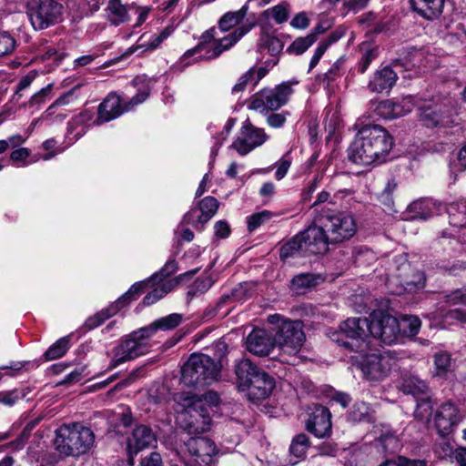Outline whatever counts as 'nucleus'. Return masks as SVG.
Segmentation results:
<instances>
[{"mask_svg":"<svg viewBox=\"0 0 466 466\" xmlns=\"http://www.w3.org/2000/svg\"><path fill=\"white\" fill-rule=\"evenodd\" d=\"M334 339L350 351L360 352L359 367L368 380H375L379 373V356L375 353L379 340V317L373 310L369 318H350L339 325Z\"/></svg>","mask_w":466,"mask_h":466,"instance_id":"nucleus-1","label":"nucleus"},{"mask_svg":"<svg viewBox=\"0 0 466 466\" xmlns=\"http://www.w3.org/2000/svg\"><path fill=\"white\" fill-rule=\"evenodd\" d=\"M325 231L324 228L320 227L319 218L316 214L311 225L281 247L280 258L285 260L296 255L308 256L324 253L328 249L329 244L331 243Z\"/></svg>","mask_w":466,"mask_h":466,"instance_id":"nucleus-2","label":"nucleus"},{"mask_svg":"<svg viewBox=\"0 0 466 466\" xmlns=\"http://www.w3.org/2000/svg\"><path fill=\"white\" fill-rule=\"evenodd\" d=\"M238 388L249 400L258 401L268 397L275 386L274 379L248 359H242L235 367Z\"/></svg>","mask_w":466,"mask_h":466,"instance_id":"nucleus-3","label":"nucleus"},{"mask_svg":"<svg viewBox=\"0 0 466 466\" xmlns=\"http://www.w3.org/2000/svg\"><path fill=\"white\" fill-rule=\"evenodd\" d=\"M253 25H241L232 33L226 36L219 37L216 28H210L201 35L199 44L183 55V59L198 55L199 59H213L219 56L224 51L228 50L239 41Z\"/></svg>","mask_w":466,"mask_h":466,"instance_id":"nucleus-4","label":"nucleus"},{"mask_svg":"<svg viewBox=\"0 0 466 466\" xmlns=\"http://www.w3.org/2000/svg\"><path fill=\"white\" fill-rule=\"evenodd\" d=\"M94 442V432L79 423L61 426L56 431L54 441L56 449L67 456L86 453L93 447Z\"/></svg>","mask_w":466,"mask_h":466,"instance_id":"nucleus-5","label":"nucleus"},{"mask_svg":"<svg viewBox=\"0 0 466 466\" xmlns=\"http://www.w3.org/2000/svg\"><path fill=\"white\" fill-rule=\"evenodd\" d=\"M220 365L202 353L191 354L181 370V382L187 387H204L218 380Z\"/></svg>","mask_w":466,"mask_h":466,"instance_id":"nucleus-6","label":"nucleus"},{"mask_svg":"<svg viewBox=\"0 0 466 466\" xmlns=\"http://www.w3.org/2000/svg\"><path fill=\"white\" fill-rule=\"evenodd\" d=\"M394 267V272H390L385 282L390 293L400 295L404 291L415 292L425 287L424 273L419 270L413 271L405 254L395 257Z\"/></svg>","mask_w":466,"mask_h":466,"instance_id":"nucleus-7","label":"nucleus"},{"mask_svg":"<svg viewBox=\"0 0 466 466\" xmlns=\"http://www.w3.org/2000/svg\"><path fill=\"white\" fill-rule=\"evenodd\" d=\"M378 106L374 105L372 114L365 115L360 117L356 123L359 128L357 140L363 144L364 155L362 157H356L359 165L369 166L372 164L379 156L378 150V137H379V113L377 112Z\"/></svg>","mask_w":466,"mask_h":466,"instance_id":"nucleus-8","label":"nucleus"},{"mask_svg":"<svg viewBox=\"0 0 466 466\" xmlns=\"http://www.w3.org/2000/svg\"><path fill=\"white\" fill-rule=\"evenodd\" d=\"M152 329L140 328L131 332L127 338L114 349L113 357L109 364L110 369H115L120 364L135 360L146 354L149 350L150 332Z\"/></svg>","mask_w":466,"mask_h":466,"instance_id":"nucleus-9","label":"nucleus"},{"mask_svg":"<svg viewBox=\"0 0 466 466\" xmlns=\"http://www.w3.org/2000/svg\"><path fill=\"white\" fill-rule=\"evenodd\" d=\"M317 215L320 227L324 228L331 243L349 239L356 233L355 220L348 213L321 209Z\"/></svg>","mask_w":466,"mask_h":466,"instance_id":"nucleus-10","label":"nucleus"},{"mask_svg":"<svg viewBox=\"0 0 466 466\" xmlns=\"http://www.w3.org/2000/svg\"><path fill=\"white\" fill-rule=\"evenodd\" d=\"M150 94V86L147 85L127 103H122L120 96L115 93L109 94L103 102L99 105L97 114L98 116L96 120L97 125L109 122L124 112L132 110L137 106L145 102Z\"/></svg>","mask_w":466,"mask_h":466,"instance_id":"nucleus-11","label":"nucleus"},{"mask_svg":"<svg viewBox=\"0 0 466 466\" xmlns=\"http://www.w3.org/2000/svg\"><path fill=\"white\" fill-rule=\"evenodd\" d=\"M297 84V81L283 82L275 88H264L250 97L248 106L259 112L277 110L288 103L293 94L292 86Z\"/></svg>","mask_w":466,"mask_h":466,"instance_id":"nucleus-12","label":"nucleus"},{"mask_svg":"<svg viewBox=\"0 0 466 466\" xmlns=\"http://www.w3.org/2000/svg\"><path fill=\"white\" fill-rule=\"evenodd\" d=\"M63 6L56 0H33L27 8V15L35 30H43L57 23Z\"/></svg>","mask_w":466,"mask_h":466,"instance_id":"nucleus-13","label":"nucleus"},{"mask_svg":"<svg viewBox=\"0 0 466 466\" xmlns=\"http://www.w3.org/2000/svg\"><path fill=\"white\" fill-rule=\"evenodd\" d=\"M276 345L283 353L296 355L305 341L302 322L299 320H284L280 323L276 337Z\"/></svg>","mask_w":466,"mask_h":466,"instance_id":"nucleus-14","label":"nucleus"},{"mask_svg":"<svg viewBox=\"0 0 466 466\" xmlns=\"http://www.w3.org/2000/svg\"><path fill=\"white\" fill-rule=\"evenodd\" d=\"M203 401H191L181 414V427L190 435L208 431L211 426V415Z\"/></svg>","mask_w":466,"mask_h":466,"instance_id":"nucleus-15","label":"nucleus"},{"mask_svg":"<svg viewBox=\"0 0 466 466\" xmlns=\"http://www.w3.org/2000/svg\"><path fill=\"white\" fill-rule=\"evenodd\" d=\"M268 138L264 129L256 127L249 121H246L231 147L236 149L239 155L245 156L264 144Z\"/></svg>","mask_w":466,"mask_h":466,"instance_id":"nucleus-16","label":"nucleus"},{"mask_svg":"<svg viewBox=\"0 0 466 466\" xmlns=\"http://www.w3.org/2000/svg\"><path fill=\"white\" fill-rule=\"evenodd\" d=\"M461 419L458 407L451 401L441 404L433 414L434 426L441 436L452 432Z\"/></svg>","mask_w":466,"mask_h":466,"instance_id":"nucleus-17","label":"nucleus"},{"mask_svg":"<svg viewBox=\"0 0 466 466\" xmlns=\"http://www.w3.org/2000/svg\"><path fill=\"white\" fill-rule=\"evenodd\" d=\"M218 207L219 203L214 197H206L198 201L197 208H192L185 214L183 221L191 224L198 230H203L205 224L215 216Z\"/></svg>","mask_w":466,"mask_h":466,"instance_id":"nucleus-18","label":"nucleus"},{"mask_svg":"<svg viewBox=\"0 0 466 466\" xmlns=\"http://www.w3.org/2000/svg\"><path fill=\"white\" fill-rule=\"evenodd\" d=\"M331 413L328 408L317 405L306 422V429L317 438H326L331 433Z\"/></svg>","mask_w":466,"mask_h":466,"instance_id":"nucleus-19","label":"nucleus"},{"mask_svg":"<svg viewBox=\"0 0 466 466\" xmlns=\"http://www.w3.org/2000/svg\"><path fill=\"white\" fill-rule=\"evenodd\" d=\"M380 342L388 345L402 342L400 319L391 309H380Z\"/></svg>","mask_w":466,"mask_h":466,"instance_id":"nucleus-20","label":"nucleus"},{"mask_svg":"<svg viewBox=\"0 0 466 466\" xmlns=\"http://www.w3.org/2000/svg\"><path fill=\"white\" fill-rule=\"evenodd\" d=\"M185 446L190 458L183 457L179 466H183L184 461H189L195 462L196 466H200L198 459L202 462H207L216 453L215 443L208 438H190Z\"/></svg>","mask_w":466,"mask_h":466,"instance_id":"nucleus-21","label":"nucleus"},{"mask_svg":"<svg viewBox=\"0 0 466 466\" xmlns=\"http://www.w3.org/2000/svg\"><path fill=\"white\" fill-rule=\"evenodd\" d=\"M276 342L272 335L263 329H254L246 339V349L256 356H268Z\"/></svg>","mask_w":466,"mask_h":466,"instance_id":"nucleus-22","label":"nucleus"},{"mask_svg":"<svg viewBox=\"0 0 466 466\" xmlns=\"http://www.w3.org/2000/svg\"><path fill=\"white\" fill-rule=\"evenodd\" d=\"M458 115L456 103L451 105V108L445 111L427 107L421 110L420 119L427 127H435L438 126L448 127L456 122L455 116Z\"/></svg>","mask_w":466,"mask_h":466,"instance_id":"nucleus-23","label":"nucleus"},{"mask_svg":"<svg viewBox=\"0 0 466 466\" xmlns=\"http://www.w3.org/2000/svg\"><path fill=\"white\" fill-rule=\"evenodd\" d=\"M431 322V328L447 329L456 323L466 324V310L461 309L443 311L441 309L424 316Z\"/></svg>","mask_w":466,"mask_h":466,"instance_id":"nucleus-24","label":"nucleus"},{"mask_svg":"<svg viewBox=\"0 0 466 466\" xmlns=\"http://www.w3.org/2000/svg\"><path fill=\"white\" fill-rule=\"evenodd\" d=\"M157 438L153 431L146 425L137 426L127 441V449L130 455L153 446Z\"/></svg>","mask_w":466,"mask_h":466,"instance_id":"nucleus-25","label":"nucleus"},{"mask_svg":"<svg viewBox=\"0 0 466 466\" xmlns=\"http://www.w3.org/2000/svg\"><path fill=\"white\" fill-rule=\"evenodd\" d=\"M435 209V203L429 198H420L410 203L402 214L404 220L430 218Z\"/></svg>","mask_w":466,"mask_h":466,"instance_id":"nucleus-26","label":"nucleus"},{"mask_svg":"<svg viewBox=\"0 0 466 466\" xmlns=\"http://www.w3.org/2000/svg\"><path fill=\"white\" fill-rule=\"evenodd\" d=\"M414 107V100L411 96L403 97L400 102L387 100L380 102V117L392 119L402 116L410 112Z\"/></svg>","mask_w":466,"mask_h":466,"instance_id":"nucleus-27","label":"nucleus"},{"mask_svg":"<svg viewBox=\"0 0 466 466\" xmlns=\"http://www.w3.org/2000/svg\"><path fill=\"white\" fill-rule=\"evenodd\" d=\"M199 268H195L192 270H189L184 274L179 275L173 280H168L160 286L154 289L151 292L147 294L145 298L143 299V304L146 306H149L151 304L156 303L159 299H161L163 297H165L168 292L172 291L174 288L182 281L186 277H191L198 273Z\"/></svg>","mask_w":466,"mask_h":466,"instance_id":"nucleus-28","label":"nucleus"},{"mask_svg":"<svg viewBox=\"0 0 466 466\" xmlns=\"http://www.w3.org/2000/svg\"><path fill=\"white\" fill-rule=\"evenodd\" d=\"M412 9L420 16L433 20L442 13L444 0H410Z\"/></svg>","mask_w":466,"mask_h":466,"instance_id":"nucleus-29","label":"nucleus"},{"mask_svg":"<svg viewBox=\"0 0 466 466\" xmlns=\"http://www.w3.org/2000/svg\"><path fill=\"white\" fill-rule=\"evenodd\" d=\"M128 7L122 4L121 0H109L106 10L108 11V20L114 25L129 21Z\"/></svg>","mask_w":466,"mask_h":466,"instance_id":"nucleus-30","label":"nucleus"},{"mask_svg":"<svg viewBox=\"0 0 466 466\" xmlns=\"http://www.w3.org/2000/svg\"><path fill=\"white\" fill-rule=\"evenodd\" d=\"M398 387L402 390L403 393L410 394L416 398H418L420 394L425 393L428 388L425 381L413 375L404 376L401 382L398 384Z\"/></svg>","mask_w":466,"mask_h":466,"instance_id":"nucleus-31","label":"nucleus"},{"mask_svg":"<svg viewBox=\"0 0 466 466\" xmlns=\"http://www.w3.org/2000/svg\"><path fill=\"white\" fill-rule=\"evenodd\" d=\"M248 10V2L245 4L239 10L226 13L218 21V29L226 32L238 25L247 15Z\"/></svg>","mask_w":466,"mask_h":466,"instance_id":"nucleus-32","label":"nucleus"},{"mask_svg":"<svg viewBox=\"0 0 466 466\" xmlns=\"http://www.w3.org/2000/svg\"><path fill=\"white\" fill-rule=\"evenodd\" d=\"M309 447V437L305 433L296 435L290 444V454L295 458L294 461L290 460L291 464H296L299 460L306 456V452Z\"/></svg>","mask_w":466,"mask_h":466,"instance_id":"nucleus-33","label":"nucleus"},{"mask_svg":"<svg viewBox=\"0 0 466 466\" xmlns=\"http://www.w3.org/2000/svg\"><path fill=\"white\" fill-rule=\"evenodd\" d=\"M181 320V314L172 313L155 320L150 325L146 326L145 329H152L150 332V336L152 337L158 329L168 330L177 327Z\"/></svg>","mask_w":466,"mask_h":466,"instance_id":"nucleus-34","label":"nucleus"},{"mask_svg":"<svg viewBox=\"0 0 466 466\" xmlns=\"http://www.w3.org/2000/svg\"><path fill=\"white\" fill-rule=\"evenodd\" d=\"M402 339L415 337L421 327V321L415 315H403L400 319Z\"/></svg>","mask_w":466,"mask_h":466,"instance_id":"nucleus-35","label":"nucleus"},{"mask_svg":"<svg viewBox=\"0 0 466 466\" xmlns=\"http://www.w3.org/2000/svg\"><path fill=\"white\" fill-rule=\"evenodd\" d=\"M380 162L389 161L399 157V152L393 148V137L380 127Z\"/></svg>","mask_w":466,"mask_h":466,"instance_id":"nucleus-36","label":"nucleus"},{"mask_svg":"<svg viewBox=\"0 0 466 466\" xmlns=\"http://www.w3.org/2000/svg\"><path fill=\"white\" fill-rule=\"evenodd\" d=\"M322 280L323 279L320 275L302 273L295 276L291 279V286L296 290H301L314 287Z\"/></svg>","mask_w":466,"mask_h":466,"instance_id":"nucleus-37","label":"nucleus"},{"mask_svg":"<svg viewBox=\"0 0 466 466\" xmlns=\"http://www.w3.org/2000/svg\"><path fill=\"white\" fill-rule=\"evenodd\" d=\"M380 378L389 373L398 371V358L394 352L390 350H380Z\"/></svg>","mask_w":466,"mask_h":466,"instance_id":"nucleus-38","label":"nucleus"},{"mask_svg":"<svg viewBox=\"0 0 466 466\" xmlns=\"http://www.w3.org/2000/svg\"><path fill=\"white\" fill-rule=\"evenodd\" d=\"M380 429V446L386 451L396 452L400 448V442L399 438L392 432V431L384 425Z\"/></svg>","mask_w":466,"mask_h":466,"instance_id":"nucleus-39","label":"nucleus"},{"mask_svg":"<svg viewBox=\"0 0 466 466\" xmlns=\"http://www.w3.org/2000/svg\"><path fill=\"white\" fill-rule=\"evenodd\" d=\"M119 311V307L117 305L111 304L108 308L102 309L101 311L95 314L93 317L88 318L85 326L88 329H93L99 325H101L105 320L114 316Z\"/></svg>","mask_w":466,"mask_h":466,"instance_id":"nucleus-40","label":"nucleus"},{"mask_svg":"<svg viewBox=\"0 0 466 466\" xmlns=\"http://www.w3.org/2000/svg\"><path fill=\"white\" fill-rule=\"evenodd\" d=\"M70 347V338L63 337L52 344L45 352L47 360H54L63 357Z\"/></svg>","mask_w":466,"mask_h":466,"instance_id":"nucleus-41","label":"nucleus"},{"mask_svg":"<svg viewBox=\"0 0 466 466\" xmlns=\"http://www.w3.org/2000/svg\"><path fill=\"white\" fill-rule=\"evenodd\" d=\"M149 283L147 282H137L133 284L130 289L123 294L116 301L113 303V305H117L119 307V310L127 305L131 300L136 299L139 294L143 291L146 285Z\"/></svg>","mask_w":466,"mask_h":466,"instance_id":"nucleus-42","label":"nucleus"},{"mask_svg":"<svg viewBox=\"0 0 466 466\" xmlns=\"http://www.w3.org/2000/svg\"><path fill=\"white\" fill-rule=\"evenodd\" d=\"M316 35L310 33L304 37L296 38L289 47V51L295 55L303 54L309 46L316 42Z\"/></svg>","mask_w":466,"mask_h":466,"instance_id":"nucleus-43","label":"nucleus"},{"mask_svg":"<svg viewBox=\"0 0 466 466\" xmlns=\"http://www.w3.org/2000/svg\"><path fill=\"white\" fill-rule=\"evenodd\" d=\"M274 217V214L268 210H262L254 213L247 218V225L248 231L252 232L260 226L269 221Z\"/></svg>","mask_w":466,"mask_h":466,"instance_id":"nucleus-44","label":"nucleus"},{"mask_svg":"<svg viewBox=\"0 0 466 466\" xmlns=\"http://www.w3.org/2000/svg\"><path fill=\"white\" fill-rule=\"evenodd\" d=\"M396 187H397V182L394 178H391V179L388 180L387 185L385 186L384 190L382 192V197L384 198L383 204L385 206V208L383 209V211L390 215H391L395 212L394 201H393L391 194L396 189Z\"/></svg>","mask_w":466,"mask_h":466,"instance_id":"nucleus-45","label":"nucleus"},{"mask_svg":"<svg viewBox=\"0 0 466 466\" xmlns=\"http://www.w3.org/2000/svg\"><path fill=\"white\" fill-rule=\"evenodd\" d=\"M289 5L286 2H282L271 8H268L264 12L265 15H270L276 23L282 24L289 18Z\"/></svg>","mask_w":466,"mask_h":466,"instance_id":"nucleus-46","label":"nucleus"},{"mask_svg":"<svg viewBox=\"0 0 466 466\" xmlns=\"http://www.w3.org/2000/svg\"><path fill=\"white\" fill-rule=\"evenodd\" d=\"M53 84H48L46 86L41 88L34 95L31 96L29 100L24 104L25 107L32 108L35 106H39L44 104L46 99L50 96L52 91Z\"/></svg>","mask_w":466,"mask_h":466,"instance_id":"nucleus-47","label":"nucleus"},{"mask_svg":"<svg viewBox=\"0 0 466 466\" xmlns=\"http://www.w3.org/2000/svg\"><path fill=\"white\" fill-rule=\"evenodd\" d=\"M423 57V52L420 50H417L415 48H412L410 51L408 52L407 56L400 59L398 58L394 62V67L399 68L401 67V66H420L421 64V59Z\"/></svg>","mask_w":466,"mask_h":466,"instance_id":"nucleus-48","label":"nucleus"},{"mask_svg":"<svg viewBox=\"0 0 466 466\" xmlns=\"http://www.w3.org/2000/svg\"><path fill=\"white\" fill-rule=\"evenodd\" d=\"M36 72L31 71L20 78L16 85L15 94L13 96L14 100L18 101L21 97L25 96V91H26L31 86V85L36 78Z\"/></svg>","mask_w":466,"mask_h":466,"instance_id":"nucleus-49","label":"nucleus"},{"mask_svg":"<svg viewBox=\"0 0 466 466\" xmlns=\"http://www.w3.org/2000/svg\"><path fill=\"white\" fill-rule=\"evenodd\" d=\"M451 367V355L444 351L437 352L434 355L435 374L442 376L448 372Z\"/></svg>","mask_w":466,"mask_h":466,"instance_id":"nucleus-50","label":"nucleus"},{"mask_svg":"<svg viewBox=\"0 0 466 466\" xmlns=\"http://www.w3.org/2000/svg\"><path fill=\"white\" fill-rule=\"evenodd\" d=\"M398 79V72L390 66H384L380 70V91L390 89Z\"/></svg>","mask_w":466,"mask_h":466,"instance_id":"nucleus-51","label":"nucleus"},{"mask_svg":"<svg viewBox=\"0 0 466 466\" xmlns=\"http://www.w3.org/2000/svg\"><path fill=\"white\" fill-rule=\"evenodd\" d=\"M16 46V41L7 31H0V56L11 54Z\"/></svg>","mask_w":466,"mask_h":466,"instance_id":"nucleus-52","label":"nucleus"},{"mask_svg":"<svg viewBox=\"0 0 466 466\" xmlns=\"http://www.w3.org/2000/svg\"><path fill=\"white\" fill-rule=\"evenodd\" d=\"M177 270V263L174 258L168 259L164 267L157 273H155L148 282L161 281L163 279L174 274Z\"/></svg>","mask_w":466,"mask_h":466,"instance_id":"nucleus-53","label":"nucleus"},{"mask_svg":"<svg viewBox=\"0 0 466 466\" xmlns=\"http://www.w3.org/2000/svg\"><path fill=\"white\" fill-rule=\"evenodd\" d=\"M74 100V91L70 90L59 96L53 104H51L46 110V116L49 117L55 115L56 109L59 106L70 104Z\"/></svg>","mask_w":466,"mask_h":466,"instance_id":"nucleus-54","label":"nucleus"},{"mask_svg":"<svg viewBox=\"0 0 466 466\" xmlns=\"http://www.w3.org/2000/svg\"><path fill=\"white\" fill-rule=\"evenodd\" d=\"M191 401H203L205 403L204 406L208 409V413L211 415L214 411L213 408L218 406L219 403V397L216 392L208 391L201 397L192 398Z\"/></svg>","mask_w":466,"mask_h":466,"instance_id":"nucleus-55","label":"nucleus"},{"mask_svg":"<svg viewBox=\"0 0 466 466\" xmlns=\"http://www.w3.org/2000/svg\"><path fill=\"white\" fill-rule=\"evenodd\" d=\"M370 410L369 406L365 402H357L353 405L349 414V418L352 421H360L366 418Z\"/></svg>","mask_w":466,"mask_h":466,"instance_id":"nucleus-56","label":"nucleus"},{"mask_svg":"<svg viewBox=\"0 0 466 466\" xmlns=\"http://www.w3.org/2000/svg\"><path fill=\"white\" fill-rule=\"evenodd\" d=\"M444 301L450 305L466 304V289H458L445 295Z\"/></svg>","mask_w":466,"mask_h":466,"instance_id":"nucleus-57","label":"nucleus"},{"mask_svg":"<svg viewBox=\"0 0 466 466\" xmlns=\"http://www.w3.org/2000/svg\"><path fill=\"white\" fill-rule=\"evenodd\" d=\"M291 165V157L289 153L285 154L278 163L275 177L278 180H281L288 173Z\"/></svg>","mask_w":466,"mask_h":466,"instance_id":"nucleus-58","label":"nucleus"},{"mask_svg":"<svg viewBox=\"0 0 466 466\" xmlns=\"http://www.w3.org/2000/svg\"><path fill=\"white\" fill-rule=\"evenodd\" d=\"M289 115V113L288 111H283L281 113H272L268 116L267 123L273 128H279L284 126Z\"/></svg>","mask_w":466,"mask_h":466,"instance_id":"nucleus-59","label":"nucleus"},{"mask_svg":"<svg viewBox=\"0 0 466 466\" xmlns=\"http://www.w3.org/2000/svg\"><path fill=\"white\" fill-rule=\"evenodd\" d=\"M171 32L172 30L169 27H166L159 34L153 35L146 46L147 49H156L170 35Z\"/></svg>","mask_w":466,"mask_h":466,"instance_id":"nucleus-60","label":"nucleus"},{"mask_svg":"<svg viewBox=\"0 0 466 466\" xmlns=\"http://www.w3.org/2000/svg\"><path fill=\"white\" fill-rule=\"evenodd\" d=\"M211 287V281L208 279H197L188 289L189 296H197L204 293Z\"/></svg>","mask_w":466,"mask_h":466,"instance_id":"nucleus-61","label":"nucleus"},{"mask_svg":"<svg viewBox=\"0 0 466 466\" xmlns=\"http://www.w3.org/2000/svg\"><path fill=\"white\" fill-rule=\"evenodd\" d=\"M92 118V115L88 111H84L76 116L71 121L67 124V130L68 132L72 133L76 126H81L88 121H90Z\"/></svg>","mask_w":466,"mask_h":466,"instance_id":"nucleus-62","label":"nucleus"},{"mask_svg":"<svg viewBox=\"0 0 466 466\" xmlns=\"http://www.w3.org/2000/svg\"><path fill=\"white\" fill-rule=\"evenodd\" d=\"M33 427H34V424H27L25 427L21 435L16 440L9 442L8 446L13 448L14 450H21L25 446V441H26L27 438L29 437L30 431L33 429Z\"/></svg>","mask_w":466,"mask_h":466,"instance_id":"nucleus-63","label":"nucleus"},{"mask_svg":"<svg viewBox=\"0 0 466 466\" xmlns=\"http://www.w3.org/2000/svg\"><path fill=\"white\" fill-rule=\"evenodd\" d=\"M140 466H163L162 457L158 452H151L141 460Z\"/></svg>","mask_w":466,"mask_h":466,"instance_id":"nucleus-64","label":"nucleus"}]
</instances>
